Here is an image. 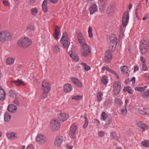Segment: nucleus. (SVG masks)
I'll return each mask as SVG.
<instances>
[{
    "label": "nucleus",
    "instance_id": "a878e982",
    "mask_svg": "<svg viewBox=\"0 0 149 149\" xmlns=\"http://www.w3.org/2000/svg\"><path fill=\"white\" fill-rule=\"evenodd\" d=\"M72 59L75 62H77L79 61V58L77 56H75L73 54V52L71 51H70L68 53Z\"/></svg>",
    "mask_w": 149,
    "mask_h": 149
},
{
    "label": "nucleus",
    "instance_id": "58836bf2",
    "mask_svg": "<svg viewBox=\"0 0 149 149\" xmlns=\"http://www.w3.org/2000/svg\"><path fill=\"white\" fill-rule=\"evenodd\" d=\"M81 65L83 66L84 70L86 71H88L91 69L90 67L85 63H81Z\"/></svg>",
    "mask_w": 149,
    "mask_h": 149
},
{
    "label": "nucleus",
    "instance_id": "7ed1b4c3",
    "mask_svg": "<svg viewBox=\"0 0 149 149\" xmlns=\"http://www.w3.org/2000/svg\"><path fill=\"white\" fill-rule=\"evenodd\" d=\"M60 127V122L56 118H53L50 123V128L53 131H55L58 130Z\"/></svg>",
    "mask_w": 149,
    "mask_h": 149
},
{
    "label": "nucleus",
    "instance_id": "680f3d73",
    "mask_svg": "<svg viewBox=\"0 0 149 149\" xmlns=\"http://www.w3.org/2000/svg\"><path fill=\"white\" fill-rule=\"evenodd\" d=\"M88 125V120H86V121H85V122L84 124H83V127L84 128H85L87 127Z\"/></svg>",
    "mask_w": 149,
    "mask_h": 149
},
{
    "label": "nucleus",
    "instance_id": "f3484780",
    "mask_svg": "<svg viewBox=\"0 0 149 149\" xmlns=\"http://www.w3.org/2000/svg\"><path fill=\"white\" fill-rule=\"evenodd\" d=\"M11 84L13 83L17 86H24L25 85V84L22 80L19 79H17L16 80L11 81Z\"/></svg>",
    "mask_w": 149,
    "mask_h": 149
},
{
    "label": "nucleus",
    "instance_id": "9b49d317",
    "mask_svg": "<svg viewBox=\"0 0 149 149\" xmlns=\"http://www.w3.org/2000/svg\"><path fill=\"white\" fill-rule=\"evenodd\" d=\"M36 142L40 144H42L45 143L46 138L45 137L41 134L38 135L36 138Z\"/></svg>",
    "mask_w": 149,
    "mask_h": 149
},
{
    "label": "nucleus",
    "instance_id": "09e8293b",
    "mask_svg": "<svg viewBox=\"0 0 149 149\" xmlns=\"http://www.w3.org/2000/svg\"><path fill=\"white\" fill-rule=\"evenodd\" d=\"M121 114L123 116L126 115L127 113V110L126 108L125 109H122L121 110Z\"/></svg>",
    "mask_w": 149,
    "mask_h": 149
},
{
    "label": "nucleus",
    "instance_id": "c85d7f7f",
    "mask_svg": "<svg viewBox=\"0 0 149 149\" xmlns=\"http://www.w3.org/2000/svg\"><path fill=\"white\" fill-rule=\"evenodd\" d=\"M123 91L125 92H127L128 93L130 94H132L133 93V91L131 89V87L129 86L124 87L123 89Z\"/></svg>",
    "mask_w": 149,
    "mask_h": 149
},
{
    "label": "nucleus",
    "instance_id": "a211bd4d",
    "mask_svg": "<svg viewBox=\"0 0 149 149\" xmlns=\"http://www.w3.org/2000/svg\"><path fill=\"white\" fill-rule=\"evenodd\" d=\"M71 81L77 87H81L82 85V83L77 78L72 77L71 78Z\"/></svg>",
    "mask_w": 149,
    "mask_h": 149
},
{
    "label": "nucleus",
    "instance_id": "a19ab883",
    "mask_svg": "<svg viewBox=\"0 0 149 149\" xmlns=\"http://www.w3.org/2000/svg\"><path fill=\"white\" fill-rule=\"evenodd\" d=\"M141 144L143 146L148 147L149 146V141L148 140H145L144 141L142 142Z\"/></svg>",
    "mask_w": 149,
    "mask_h": 149
},
{
    "label": "nucleus",
    "instance_id": "e433bc0d",
    "mask_svg": "<svg viewBox=\"0 0 149 149\" xmlns=\"http://www.w3.org/2000/svg\"><path fill=\"white\" fill-rule=\"evenodd\" d=\"M147 86H146L144 87H135L134 89L135 91H143Z\"/></svg>",
    "mask_w": 149,
    "mask_h": 149
},
{
    "label": "nucleus",
    "instance_id": "f8f14e48",
    "mask_svg": "<svg viewBox=\"0 0 149 149\" xmlns=\"http://www.w3.org/2000/svg\"><path fill=\"white\" fill-rule=\"evenodd\" d=\"M139 112L143 115L149 114V108L147 107H140L138 109Z\"/></svg>",
    "mask_w": 149,
    "mask_h": 149
},
{
    "label": "nucleus",
    "instance_id": "338daca9",
    "mask_svg": "<svg viewBox=\"0 0 149 149\" xmlns=\"http://www.w3.org/2000/svg\"><path fill=\"white\" fill-rule=\"evenodd\" d=\"M94 123L97 125H98L100 123L99 121L97 119H95L94 120Z\"/></svg>",
    "mask_w": 149,
    "mask_h": 149
},
{
    "label": "nucleus",
    "instance_id": "de8ad7c7",
    "mask_svg": "<svg viewBox=\"0 0 149 149\" xmlns=\"http://www.w3.org/2000/svg\"><path fill=\"white\" fill-rule=\"evenodd\" d=\"M101 116L103 118V120H105L108 117V115L104 112H103L101 114Z\"/></svg>",
    "mask_w": 149,
    "mask_h": 149
},
{
    "label": "nucleus",
    "instance_id": "a18cd8bd",
    "mask_svg": "<svg viewBox=\"0 0 149 149\" xmlns=\"http://www.w3.org/2000/svg\"><path fill=\"white\" fill-rule=\"evenodd\" d=\"M92 30V29L91 27L89 26L88 29V33L89 34V36L90 38H92L93 36Z\"/></svg>",
    "mask_w": 149,
    "mask_h": 149
},
{
    "label": "nucleus",
    "instance_id": "f704fd0d",
    "mask_svg": "<svg viewBox=\"0 0 149 149\" xmlns=\"http://www.w3.org/2000/svg\"><path fill=\"white\" fill-rule=\"evenodd\" d=\"M149 48L139 47L140 52L142 54H145L148 52V49Z\"/></svg>",
    "mask_w": 149,
    "mask_h": 149
},
{
    "label": "nucleus",
    "instance_id": "c756f323",
    "mask_svg": "<svg viewBox=\"0 0 149 149\" xmlns=\"http://www.w3.org/2000/svg\"><path fill=\"white\" fill-rule=\"evenodd\" d=\"M117 44H109V49L108 50H109L110 52H114L116 49V47Z\"/></svg>",
    "mask_w": 149,
    "mask_h": 149
},
{
    "label": "nucleus",
    "instance_id": "4c0bfd02",
    "mask_svg": "<svg viewBox=\"0 0 149 149\" xmlns=\"http://www.w3.org/2000/svg\"><path fill=\"white\" fill-rule=\"evenodd\" d=\"M121 71L124 74H127L129 72L128 67L125 66H123L121 68Z\"/></svg>",
    "mask_w": 149,
    "mask_h": 149
},
{
    "label": "nucleus",
    "instance_id": "2eb2a0df",
    "mask_svg": "<svg viewBox=\"0 0 149 149\" xmlns=\"http://www.w3.org/2000/svg\"><path fill=\"white\" fill-rule=\"evenodd\" d=\"M77 37L78 40L81 46L86 44L83 35L81 33H79L78 34Z\"/></svg>",
    "mask_w": 149,
    "mask_h": 149
},
{
    "label": "nucleus",
    "instance_id": "4468645a",
    "mask_svg": "<svg viewBox=\"0 0 149 149\" xmlns=\"http://www.w3.org/2000/svg\"><path fill=\"white\" fill-rule=\"evenodd\" d=\"M58 117L60 120L64 122L68 118V115L65 113H61L58 114Z\"/></svg>",
    "mask_w": 149,
    "mask_h": 149
},
{
    "label": "nucleus",
    "instance_id": "5fc2aeb1",
    "mask_svg": "<svg viewBox=\"0 0 149 149\" xmlns=\"http://www.w3.org/2000/svg\"><path fill=\"white\" fill-rule=\"evenodd\" d=\"M110 69L108 66H104L102 68V70L103 71H104L105 70H107L109 72V71H110Z\"/></svg>",
    "mask_w": 149,
    "mask_h": 149
},
{
    "label": "nucleus",
    "instance_id": "dca6fc26",
    "mask_svg": "<svg viewBox=\"0 0 149 149\" xmlns=\"http://www.w3.org/2000/svg\"><path fill=\"white\" fill-rule=\"evenodd\" d=\"M139 47L149 48V42L148 40H144L140 42Z\"/></svg>",
    "mask_w": 149,
    "mask_h": 149
},
{
    "label": "nucleus",
    "instance_id": "13d9d810",
    "mask_svg": "<svg viewBox=\"0 0 149 149\" xmlns=\"http://www.w3.org/2000/svg\"><path fill=\"white\" fill-rule=\"evenodd\" d=\"M117 40H113L112 41L110 40V42L109 43V44H117Z\"/></svg>",
    "mask_w": 149,
    "mask_h": 149
},
{
    "label": "nucleus",
    "instance_id": "c03bdc74",
    "mask_svg": "<svg viewBox=\"0 0 149 149\" xmlns=\"http://www.w3.org/2000/svg\"><path fill=\"white\" fill-rule=\"evenodd\" d=\"M114 102L115 104L117 105H120L122 104V102L120 99L116 98L114 100Z\"/></svg>",
    "mask_w": 149,
    "mask_h": 149
},
{
    "label": "nucleus",
    "instance_id": "9d476101",
    "mask_svg": "<svg viewBox=\"0 0 149 149\" xmlns=\"http://www.w3.org/2000/svg\"><path fill=\"white\" fill-rule=\"evenodd\" d=\"M63 140V137L61 136H57L54 142V146L56 147L60 146L62 143Z\"/></svg>",
    "mask_w": 149,
    "mask_h": 149
},
{
    "label": "nucleus",
    "instance_id": "1a4fd4ad",
    "mask_svg": "<svg viewBox=\"0 0 149 149\" xmlns=\"http://www.w3.org/2000/svg\"><path fill=\"white\" fill-rule=\"evenodd\" d=\"M112 57V55L111 52L108 50H106L104 55V62L106 63H109Z\"/></svg>",
    "mask_w": 149,
    "mask_h": 149
},
{
    "label": "nucleus",
    "instance_id": "7c9ffc66",
    "mask_svg": "<svg viewBox=\"0 0 149 149\" xmlns=\"http://www.w3.org/2000/svg\"><path fill=\"white\" fill-rule=\"evenodd\" d=\"M101 81L103 84L106 85L108 83L107 76L105 75L103 76L101 79Z\"/></svg>",
    "mask_w": 149,
    "mask_h": 149
},
{
    "label": "nucleus",
    "instance_id": "37998d69",
    "mask_svg": "<svg viewBox=\"0 0 149 149\" xmlns=\"http://www.w3.org/2000/svg\"><path fill=\"white\" fill-rule=\"evenodd\" d=\"M49 92V91H43V92L42 94V98L43 99H44L46 98L47 96V94Z\"/></svg>",
    "mask_w": 149,
    "mask_h": 149
},
{
    "label": "nucleus",
    "instance_id": "6e6552de",
    "mask_svg": "<svg viewBox=\"0 0 149 149\" xmlns=\"http://www.w3.org/2000/svg\"><path fill=\"white\" fill-rule=\"evenodd\" d=\"M129 19V13L127 11L124 13L122 17V25L124 27H125L127 25Z\"/></svg>",
    "mask_w": 149,
    "mask_h": 149
},
{
    "label": "nucleus",
    "instance_id": "aec40b11",
    "mask_svg": "<svg viewBox=\"0 0 149 149\" xmlns=\"http://www.w3.org/2000/svg\"><path fill=\"white\" fill-rule=\"evenodd\" d=\"M7 109L8 111L11 113H15L17 110L16 106L13 104H10L8 105Z\"/></svg>",
    "mask_w": 149,
    "mask_h": 149
},
{
    "label": "nucleus",
    "instance_id": "bb28decb",
    "mask_svg": "<svg viewBox=\"0 0 149 149\" xmlns=\"http://www.w3.org/2000/svg\"><path fill=\"white\" fill-rule=\"evenodd\" d=\"M56 28L55 29V32L54 34V37L56 40H58V36H59L60 28L57 26H56Z\"/></svg>",
    "mask_w": 149,
    "mask_h": 149
},
{
    "label": "nucleus",
    "instance_id": "3c124183",
    "mask_svg": "<svg viewBox=\"0 0 149 149\" xmlns=\"http://www.w3.org/2000/svg\"><path fill=\"white\" fill-rule=\"evenodd\" d=\"M109 39L110 40L112 41L113 40H117V38L116 36L114 34H112L109 37Z\"/></svg>",
    "mask_w": 149,
    "mask_h": 149
},
{
    "label": "nucleus",
    "instance_id": "603ef678",
    "mask_svg": "<svg viewBox=\"0 0 149 149\" xmlns=\"http://www.w3.org/2000/svg\"><path fill=\"white\" fill-rule=\"evenodd\" d=\"M13 103L14 104H15L17 106H18L19 105V102L18 100L16 98H15V100H14Z\"/></svg>",
    "mask_w": 149,
    "mask_h": 149
},
{
    "label": "nucleus",
    "instance_id": "ddd939ff",
    "mask_svg": "<svg viewBox=\"0 0 149 149\" xmlns=\"http://www.w3.org/2000/svg\"><path fill=\"white\" fill-rule=\"evenodd\" d=\"M77 129V127L75 124L73 123L70 129V134L73 138H75V132Z\"/></svg>",
    "mask_w": 149,
    "mask_h": 149
},
{
    "label": "nucleus",
    "instance_id": "72a5a7b5",
    "mask_svg": "<svg viewBox=\"0 0 149 149\" xmlns=\"http://www.w3.org/2000/svg\"><path fill=\"white\" fill-rule=\"evenodd\" d=\"M141 95L144 98H147L149 97V90L141 93Z\"/></svg>",
    "mask_w": 149,
    "mask_h": 149
},
{
    "label": "nucleus",
    "instance_id": "6ab92c4d",
    "mask_svg": "<svg viewBox=\"0 0 149 149\" xmlns=\"http://www.w3.org/2000/svg\"><path fill=\"white\" fill-rule=\"evenodd\" d=\"M89 10L91 15H92L95 13L98 10L97 6L96 5L95 3L93 4L90 7Z\"/></svg>",
    "mask_w": 149,
    "mask_h": 149
},
{
    "label": "nucleus",
    "instance_id": "ea45409f",
    "mask_svg": "<svg viewBox=\"0 0 149 149\" xmlns=\"http://www.w3.org/2000/svg\"><path fill=\"white\" fill-rule=\"evenodd\" d=\"M72 99L76 100H81L82 99V96L80 95L74 96L72 97Z\"/></svg>",
    "mask_w": 149,
    "mask_h": 149
},
{
    "label": "nucleus",
    "instance_id": "b1692460",
    "mask_svg": "<svg viewBox=\"0 0 149 149\" xmlns=\"http://www.w3.org/2000/svg\"><path fill=\"white\" fill-rule=\"evenodd\" d=\"M47 0H44L42 4V8L43 12L46 13L47 11L48 8L47 7Z\"/></svg>",
    "mask_w": 149,
    "mask_h": 149
},
{
    "label": "nucleus",
    "instance_id": "79ce46f5",
    "mask_svg": "<svg viewBox=\"0 0 149 149\" xmlns=\"http://www.w3.org/2000/svg\"><path fill=\"white\" fill-rule=\"evenodd\" d=\"M38 12V9L36 8H32L31 10V14L34 16L36 15V14Z\"/></svg>",
    "mask_w": 149,
    "mask_h": 149
},
{
    "label": "nucleus",
    "instance_id": "0e129e2a",
    "mask_svg": "<svg viewBox=\"0 0 149 149\" xmlns=\"http://www.w3.org/2000/svg\"><path fill=\"white\" fill-rule=\"evenodd\" d=\"M138 70V67L137 65H135L134 67V72L137 71Z\"/></svg>",
    "mask_w": 149,
    "mask_h": 149
},
{
    "label": "nucleus",
    "instance_id": "4be33fe9",
    "mask_svg": "<svg viewBox=\"0 0 149 149\" xmlns=\"http://www.w3.org/2000/svg\"><path fill=\"white\" fill-rule=\"evenodd\" d=\"M138 127L142 128L143 131H144L148 128V127L142 122H138L137 123Z\"/></svg>",
    "mask_w": 149,
    "mask_h": 149
},
{
    "label": "nucleus",
    "instance_id": "8fccbe9b",
    "mask_svg": "<svg viewBox=\"0 0 149 149\" xmlns=\"http://www.w3.org/2000/svg\"><path fill=\"white\" fill-rule=\"evenodd\" d=\"M8 93L10 94V96L11 97H14L15 94V92L12 90H10Z\"/></svg>",
    "mask_w": 149,
    "mask_h": 149
},
{
    "label": "nucleus",
    "instance_id": "c9c22d12",
    "mask_svg": "<svg viewBox=\"0 0 149 149\" xmlns=\"http://www.w3.org/2000/svg\"><path fill=\"white\" fill-rule=\"evenodd\" d=\"M35 29V27L33 26L28 25L26 27V30L27 31L30 32L34 30Z\"/></svg>",
    "mask_w": 149,
    "mask_h": 149
},
{
    "label": "nucleus",
    "instance_id": "39448f33",
    "mask_svg": "<svg viewBox=\"0 0 149 149\" xmlns=\"http://www.w3.org/2000/svg\"><path fill=\"white\" fill-rule=\"evenodd\" d=\"M67 36V34L66 32H64L63 34V36L61 39V42L63 44V47L65 49H68L70 44V42L69 41L67 38H64Z\"/></svg>",
    "mask_w": 149,
    "mask_h": 149
},
{
    "label": "nucleus",
    "instance_id": "f03ea898",
    "mask_svg": "<svg viewBox=\"0 0 149 149\" xmlns=\"http://www.w3.org/2000/svg\"><path fill=\"white\" fill-rule=\"evenodd\" d=\"M81 51L82 55L85 57L90 55L91 53L90 47L86 44L81 46Z\"/></svg>",
    "mask_w": 149,
    "mask_h": 149
},
{
    "label": "nucleus",
    "instance_id": "cd10ccee",
    "mask_svg": "<svg viewBox=\"0 0 149 149\" xmlns=\"http://www.w3.org/2000/svg\"><path fill=\"white\" fill-rule=\"evenodd\" d=\"M11 116L10 113L8 112H6L4 114V120L5 122L9 121L11 118Z\"/></svg>",
    "mask_w": 149,
    "mask_h": 149
},
{
    "label": "nucleus",
    "instance_id": "5701e85b",
    "mask_svg": "<svg viewBox=\"0 0 149 149\" xmlns=\"http://www.w3.org/2000/svg\"><path fill=\"white\" fill-rule=\"evenodd\" d=\"M72 89V88L70 84H66L64 86V90L66 93L70 92Z\"/></svg>",
    "mask_w": 149,
    "mask_h": 149
},
{
    "label": "nucleus",
    "instance_id": "69168bd1",
    "mask_svg": "<svg viewBox=\"0 0 149 149\" xmlns=\"http://www.w3.org/2000/svg\"><path fill=\"white\" fill-rule=\"evenodd\" d=\"M131 81V80L129 78H128L126 79L125 81V83L126 84H127L129 83V82H130Z\"/></svg>",
    "mask_w": 149,
    "mask_h": 149
},
{
    "label": "nucleus",
    "instance_id": "49530a36",
    "mask_svg": "<svg viewBox=\"0 0 149 149\" xmlns=\"http://www.w3.org/2000/svg\"><path fill=\"white\" fill-rule=\"evenodd\" d=\"M102 95V93L101 92H99L97 94V101L99 102L102 99L101 96Z\"/></svg>",
    "mask_w": 149,
    "mask_h": 149
},
{
    "label": "nucleus",
    "instance_id": "6e6d98bb",
    "mask_svg": "<svg viewBox=\"0 0 149 149\" xmlns=\"http://www.w3.org/2000/svg\"><path fill=\"white\" fill-rule=\"evenodd\" d=\"M143 70L146 71L148 70V68L145 64V63H143L142 65Z\"/></svg>",
    "mask_w": 149,
    "mask_h": 149
},
{
    "label": "nucleus",
    "instance_id": "052dcab7",
    "mask_svg": "<svg viewBox=\"0 0 149 149\" xmlns=\"http://www.w3.org/2000/svg\"><path fill=\"white\" fill-rule=\"evenodd\" d=\"M36 1V0H28V2L29 4H32L35 2Z\"/></svg>",
    "mask_w": 149,
    "mask_h": 149
},
{
    "label": "nucleus",
    "instance_id": "393cba45",
    "mask_svg": "<svg viewBox=\"0 0 149 149\" xmlns=\"http://www.w3.org/2000/svg\"><path fill=\"white\" fill-rule=\"evenodd\" d=\"M15 134L13 132L7 133L6 135L8 138L11 139H14L17 138V136L15 135Z\"/></svg>",
    "mask_w": 149,
    "mask_h": 149
},
{
    "label": "nucleus",
    "instance_id": "473e14b6",
    "mask_svg": "<svg viewBox=\"0 0 149 149\" xmlns=\"http://www.w3.org/2000/svg\"><path fill=\"white\" fill-rule=\"evenodd\" d=\"M60 51V49L59 46L58 45L54 46L52 48V51L54 53H58Z\"/></svg>",
    "mask_w": 149,
    "mask_h": 149
},
{
    "label": "nucleus",
    "instance_id": "2f4dec72",
    "mask_svg": "<svg viewBox=\"0 0 149 149\" xmlns=\"http://www.w3.org/2000/svg\"><path fill=\"white\" fill-rule=\"evenodd\" d=\"M14 59L12 58H8L6 59V63L7 65H9L13 64L14 63Z\"/></svg>",
    "mask_w": 149,
    "mask_h": 149
},
{
    "label": "nucleus",
    "instance_id": "412c9836",
    "mask_svg": "<svg viewBox=\"0 0 149 149\" xmlns=\"http://www.w3.org/2000/svg\"><path fill=\"white\" fill-rule=\"evenodd\" d=\"M6 93L4 89L0 87V100L3 101L6 97Z\"/></svg>",
    "mask_w": 149,
    "mask_h": 149
},
{
    "label": "nucleus",
    "instance_id": "20e7f679",
    "mask_svg": "<svg viewBox=\"0 0 149 149\" xmlns=\"http://www.w3.org/2000/svg\"><path fill=\"white\" fill-rule=\"evenodd\" d=\"M12 39L11 34L8 32H0V41L4 42L6 40H10Z\"/></svg>",
    "mask_w": 149,
    "mask_h": 149
},
{
    "label": "nucleus",
    "instance_id": "0eeeda50",
    "mask_svg": "<svg viewBox=\"0 0 149 149\" xmlns=\"http://www.w3.org/2000/svg\"><path fill=\"white\" fill-rule=\"evenodd\" d=\"M51 84L49 82L44 80L42 83V91L49 92L51 90Z\"/></svg>",
    "mask_w": 149,
    "mask_h": 149
},
{
    "label": "nucleus",
    "instance_id": "774afa93",
    "mask_svg": "<svg viewBox=\"0 0 149 149\" xmlns=\"http://www.w3.org/2000/svg\"><path fill=\"white\" fill-rule=\"evenodd\" d=\"M110 71H109V72H111V73H112L113 74L115 75L116 73H117L116 72H115V71L113 70H112L111 69H110Z\"/></svg>",
    "mask_w": 149,
    "mask_h": 149
},
{
    "label": "nucleus",
    "instance_id": "e2e57ef3",
    "mask_svg": "<svg viewBox=\"0 0 149 149\" xmlns=\"http://www.w3.org/2000/svg\"><path fill=\"white\" fill-rule=\"evenodd\" d=\"M98 135L102 137L104 135V133L102 131H100L98 133Z\"/></svg>",
    "mask_w": 149,
    "mask_h": 149
},
{
    "label": "nucleus",
    "instance_id": "bf43d9fd",
    "mask_svg": "<svg viewBox=\"0 0 149 149\" xmlns=\"http://www.w3.org/2000/svg\"><path fill=\"white\" fill-rule=\"evenodd\" d=\"M112 119L111 118H109L108 120L107 123H106V125H109L112 122Z\"/></svg>",
    "mask_w": 149,
    "mask_h": 149
},
{
    "label": "nucleus",
    "instance_id": "864d4df0",
    "mask_svg": "<svg viewBox=\"0 0 149 149\" xmlns=\"http://www.w3.org/2000/svg\"><path fill=\"white\" fill-rule=\"evenodd\" d=\"M25 146H22V149H25ZM26 149H33V146L31 145H29L27 147Z\"/></svg>",
    "mask_w": 149,
    "mask_h": 149
},
{
    "label": "nucleus",
    "instance_id": "423d86ee",
    "mask_svg": "<svg viewBox=\"0 0 149 149\" xmlns=\"http://www.w3.org/2000/svg\"><path fill=\"white\" fill-rule=\"evenodd\" d=\"M121 84L119 82L116 81L113 84V93L115 95H118L121 89Z\"/></svg>",
    "mask_w": 149,
    "mask_h": 149
},
{
    "label": "nucleus",
    "instance_id": "f257e3e1",
    "mask_svg": "<svg viewBox=\"0 0 149 149\" xmlns=\"http://www.w3.org/2000/svg\"><path fill=\"white\" fill-rule=\"evenodd\" d=\"M32 43L31 40L26 37L20 39L17 42V44L20 47H22L24 49L29 46Z\"/></svg>",
    "mask_w": 149,
    "mask_h": 149
},
{
    "label": "nucleus",
    "instance_id": "4d7b16f0",
    "mask_svg": "<svg viewBox=\"0 0 149 149\" xmlns=\"http://www.w3.org/2000/svg\"><path fill=\"white\" fill-rule=\"evenodd\" d=\"M3 3L5 6H9L10 5L9 3L8 2L5 0H3Z\"/></svg>",
    "mask_w": 149,
    "mask_h": 149
}]
</instances>
